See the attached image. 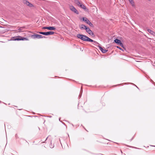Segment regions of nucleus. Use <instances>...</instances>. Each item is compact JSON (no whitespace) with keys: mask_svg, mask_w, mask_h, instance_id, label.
Listing matches in <instances>:
<instances>
[{"mask_svg":"<svg viewBox=\"0 0 155 155\" xmlns=\"http://www.w3.org/2000/svg\"><path fill=\"white\" fill-rule=\"evenodd\" d=\"M54 147V146H50V147L51 148H53V147Z\"/></svg>","mask_w":155,"mask_h":155,"instance_id":"obj_24","label":"nucleus"},{"mask_svg":"<svg viewBox=\"0 0 155 155\" xmlns=\"http://www.w3.org/2000/svg\"><path fill=\"white\" fill-rule=\"evenodd\" d=\"M133 147L134 148H136V149H139V148H137L136 147Z\"/></svg>","mask_w":155,"mask_h":155,"instance_id":"obj_26","label":"nucleus"},{"mask_svg":"<svg viewBox=\"0 0 155 155\" xmlns=\"http://www.w3.org/2000/svg\"><path fill=\"white\" fill-rule=\"evenodd\" d=\"M75 3L77 5H78L79 6L81 4L78 0H75Z\"/></svg>","mask_w":155,"mask_h":155,"instance_id":"obj_16","label":"nucleus"},{"mask_svg":"<svg viewBox=\"0 0 155 155\" xmlns=\"http://www.w3.org/2000/svg\"><path fill=\"white\" fill-rule=\"evenodd\" d=\"M86 32L90 35H91L92 36H94V33L88 27H87L85 30Z\"/></svg>","mask_w":155,"mask_h":155,"instance_id":"obj_5","label":"nucleus"},{"mask_svg":"<svg viewBox=\"0 0 155 155\" xmlns=\"http://www.w3.org/2000/svg\"><path fill=\"white\" fill-rule=\"evenodd\" d=\"M42 29H47L49 30H54L56 29L55 27L54 26L44 27L42 28Z\"/></svg>","mask_w":155,"mask_h":155,"instance_id":"obj_6","label":"nucleus"},{"mask_svg":"<svg viewBox=\"0 0 155 155\" xmlns=\"http://www.w3.org/2000/svg\"><path fill=\"white\" fill-rule=\"evenodd\" d=\"M54 33V32L52 31H49L47 32V36L49 35H52Z\"/></svg>","mask_w":155,"mask_h":155,"instance_id":"obj_14","label":"nucleus"},{"mask_svg":"<svg viewBox=\"0 0 155 155\" xmlns=\"http://www.w3.org/2000/svg\"><path fill=\"white\" fill-rule=\"evenodd\" d=\"M117 48H118V49L120 50H123V49L122 48H121L120 47H119V46H117Z\"/></svg>","mask_w":155,"mask_h":155,"instance_id":"obj_22","label":"nucleus"},{"mask_svg":"<svg viewBox=\"0 0 155 155\" xmlns=\"http://www.w3.org/2000/svg\"><path fill=\"white\" fill-rule=\"evenodd\" d=\"M46 38V37H45V36H42V38Z\"/></svg>","mask_w":155,"mask_h":155,"instance_id":"obj_25","label":"nucleus"},{"mask_svg":"<svg viewBox=\"0 0 155 155\" xmlns=\"http://www.w3.org/2000/svg\"><path fill=\"white\" fill-rule=\"evenodd\" d=\"M38 33L41 34H42L47 36V32H38Z\"/></svg>","mask_w":155,"mask_h":155,"instance_id":"obj_17","label":"nucleus"},{"mask_svg":"<svg viewBox=\"0 0 155 155\" xmlns=\"http://www.w3.org/2000/svg\"><path fill=\"white\" fill-rule=\"evenodd\" d=\"M63 124H64L65 125V124H64V123H63Z\"/></svg>","mask_w":155,"mask_h":155,"instance_id":"obj_31","label":"nucleus"},{"mask_svg":"<svg viewBox=\"0 0 155 155\" xmlns=\"http://www.w3.org/2000/svg\"><path fill=\"white\" fill-rule=\"evenodd\" d=\"M119 45L120 46L123 48H124V46L123 44V43L121 42L118 45Z\"/></svg>","mask_w":155,"mask_h":155,"instance_id":"obj_18","label":"nucleus"},{"mask_svg":"<svg viewBox=\"0 0 155 155\" xmlns=\"http://www.w3.org/2000/svg\"><path fill=\"white\" fill-rule=\"evenodd\" d=\"M98 47H99V49L103 53H105L107 51V50H106L105 49H104L101 46H98Z\"/></svg>","mask_w":155,"mask_h":155,"instance_id":"obj_9","label":"nucleus"},{"mask_svg":"<svg viewBox=\"0 0 155 155\" xmlns=\"http://www.w3.org/2000/svg\"><path fill=\"white\" fill-rule=\"evenodd\" d=\"M77 37L78 38L84 41L90 42V41H92V39L84 35L78 34L77 35Z\"/></svg>","mask_w":155,"mask_h":155,"instance_id":"obj_1","label":"nucleus"},{"mask_svg":"<svg viewBox=\"0 0 155 155\" xmlns=\"http://www.w3.org/2000/svg\"><path fill=\"white\" fill-rule=\"evenodd\" d=\"M47 138H48V137L46 138V140L47 139Z\"/></svg>","mask_w":155,"mask_h":155,"instance_id":"obj_30","label":"nucleus"},{"mask_svg":"<svg viewBox=\"0 0 155 155\" xmlns=\"http://www.w3.org/2000/svg\"><path fill=\"white\" fill-rule=\"evenodd\" d=\"M60 120V118H59V120Z\"/></svg>","mask_w":155,"mask_h":155,"instance_id":"obj_28","label":"nucleus"},{"mask_svg":"<svg viewBox=\"0 0 155 155\" xmlns=\"http://www.w3.org/2000/svg\"><path fill=\"white\" fill-rule=\"evenodd\" d=\"M90 42H94L95 44H99L97 41H94L93 40H92V41H90Z\"/></svg>","mask_w":155,"mask_h":155,"instance_id":"obj_19","label":"nucleus"},{"mask_svg":"<svg viewBox=\"0 0 155 155\" xmlns=\"http://www.w3.org/2000/svg\"><path fill=\"white\" fill-rule=\"evenodd\" d=\"M11 40L13 41H20L27 40V38L22 37L19 36H17V37H12L11 38Z\"/></svg>","mask_w":155,"mask_h":155,"instance_id":"obj_2","label":"nucleus"},{"mask_svg":"<svg viewBox=\"0 0 155 155\" xmlns=\"http://www.w3.org/2000/svg\"><path fill=\"white\" fill-rule=\"evenodd\" d=\"M70 9L73 12L76 13V14L78 15L79 12L76 9V8L73 6L71 5L69 7Z\"/></svg>","mask_w":155,"mask_h":155,"instance_id":"obj_4","label":"nucleus"},{"mask_svg":"<svg viewBox=\"0 0 155 155\" xmlns=\"http://www.w3.org/2000/svg\"><path fill=\"white\" fill-rule=\"evenodd\" d=\"M148 0L149 1H150V0Z\"/></svg>","mask_w":155,"mask_h":155,"instance_id":"obj_32","label":"nucleus"},{"mask_svg":"<svg viewBox=\"0 0 155 155\" xmlns=\"http://www.w3.org/2000/svg\"><path fill=\"white\" fill-rule=\"evenodd\" d=\"M81 8L83 9L84 10H86L87 9V8L85 7V6L83 4H81L79 6Z\"/></svg>","mask_w":155,"mask_h":155,"instance_id":"obj_11","label":"nucleus"},{"mask_svg":"<svg viewBox=\"0 0 155 155\" xmlns=\"http://www.w3.org/2000/svg\"><path fill=\"white\" fill-rule=\"evenodd\" d=\"M129 1L133 7H134L135 6L133 0H129Z\"/></svg>","mask_w":155,"mask_h":155,"instance_id":"obj_15","label":"nucleus"},{"mask_svg":"<svg viewBox=\"0 0 155 155\" xmlns=\"http://www.w3.org/2000/svg\"><path fill=\"white\" fill-rule=\"evenodd\" d=\"M114 42L118 45L121 42V41L118 39H116L114 40Z\"/></svg>","mask_w":155,"mask_h":155,"instance_id":"obj_12","label":"nucleus"},{"mask_svg":"<svg viewBox=\"0 0 155 155\" xmlns=\"http://www.w3.org/2000/svg\"><path fill=\"white\" fill-rule=\"evenodd\" d=\"M49 117H51V116H49Z\"/></svg>","mask_w":155,"mask_h":155,"instance_id":"obj_29","label":"nucleus"},{"mask_svg":"<svg viewBox=\"0 0 155 155\" xmlns=\"http://www.w3.org/2000/svg\"><path fill=\"white\" fill-rule=\"evenodd\" d=\"M132 84H134V85H135L137 87V88H138V87H137L134 84H133V83H132Z\"/></svg>","mask_w":155,"mask_h":155,"instance_id":"obj_27","label":"nucleus"},{"mask_svg":"<svg viewBox=\"0 0 155 155\" xmlns=\"http://www.w3.org/2000/svg\"><path fill=\"white\" fill-rule=\"evenodd\" d=\"M29 2L28 1H25V3L27 5H28V4H29Z\"/></svg>","mask_w":155,"mask_h":155,"instance_id":"obj_20","label":"nucleus"},{"mask_svg":"<svg viewBox=\"0 0 155 155\" xmlns=\"http://www.w3.org/2000/svg\"><path fill=\"white\" fill-rule=\"evenodd\" d=\"M31 37L34 38H42V36L40 35H38L37 34H35L31 36Z\"/></svg>","mask_w":155,"mask_h":155,"instance_id":"obj_7","label":"nucleus"},{"mask_svg":"<svg viewBox=\"0 0 155 155\" xmlns=\"http://www.w3.org/2000/svg\"><path fill=\"white\" fill-rule=\"evenodd\" d=\"M25 28V27H19L18 29V32H21Z\"/></svg>","mask_w":155,"mask_h":155,"instance_id":"obj_13","label":"nucleus"},{"mask_svg":"<svg viewBox=\"0 0 155 155\" xmlns=\"http://www.w3.org/2000/svg\"><path fill=\"white\" fill-rule=\"evenodd\" d=\"M83 21L85 22L86 23L89 25L90 26L93 27V25L86 18L83 17Z\"/></svg>","mask_w":155,"mask_h":155,"instance_id":"obj_3","label":"nucleus"},{"mask_svg":"<svg viewBox=\"0 0 155 155\" xmlns=\"http://www.w3.org/2000/svg\"><path fill=\"white\" fill-rule=\"evenodd\" d=\"M87 26H86L82 24L79 26V28L81 30L85 29L86 30V28H87Z\"/></svg>","mask_w":155,"mask_h":155,"instance_id":"obj_8","label":"nucleus"},{"mask_svg":"<svg viewBox=\"0 0 155 155\" xmlns=\"http://www.w3.org/2000/svg\"><path fill=\"white\" fill-rule=\"evenodd\" d=\"M147 31L151 34L153 36H155V32L150 29H148Z\"/></svg>","mask_w":155,"mask_h":155,"instance_id":"obj_10","label":"nucleus"},{"mask_svg":"<svg viewBox=\"0 0 155 155\" xmlns=\"http://www.w3.org/2000/svg\"><path fill=\"white\" fill-rule=\"evenodd\" d=\"M81 90H82V87L81 88ZM82 92H81V94H82ZM81 94H80L79 95V97H80L81 96Z\"/></svg>","mask_w":155,"mask_h":155,"instance_id":"obj_23","label":"nucleus"},{"mask_svg":"<svg viewBox=\"0 0 155 155\" xmlns=\"http://www.w3.org/2000/svg\"><path fill=\"white\" fill-rule=\"evenodd\" d=\"M28 6H29L30 7H32L33 6V5L32 4L29 3V4H28Z\"/></svg>","mask_w":155,"mask_h":155,"instance_id":"obj_21","label":"nucleus"}]
</instances>
